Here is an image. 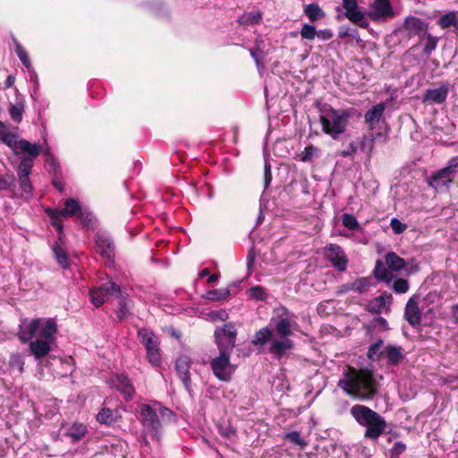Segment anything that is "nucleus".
<instances>
[{
  "label": "nucleus",
  "instance_id": "nucleus-1",
  "mask_svg": "<svg viewBox=\"0 0 458 458\" xmlns=\"http://www.w3.org/2000/svg\"><path fill=\"white\" fill-rule=\"evenodd\" d=\"M338 386L352 398L371 401L378 393L379 383L373 370L348 367L344 372V378L339 380Z\"/></svg>",
  "mask_w": 458,
  "mask_h": 458
},
{
  "label": "nucleus",
  "instance_id": "nucleus-2",
  "mask_svg": "<svg viewBox=\"0 0 458 458\" xmlns=\"http://www.w3.org/2000/svg\"><path fill=\"white\" fill-rule=\"evenodd\" d=\"M344 16L361 29L369 25L366 15L375 22L385 21L394 16V11L390 0H374L371 10L365 13L358 6V0H343Z\"/></svg>",
  "mask_w": 458,
  "mask_h": 458
},
{
  "label": "nucleus",
  "instance_id": "nucleus-3",
  "mask_svg": "<svg viewBox=\"0 0 458 458\" xmlns=\"http://www.w3.org/2000/svg\"><path fill=\"white\" fill-rule=\"evenodd\" d=\"M269 326L273 333L279 338L272 340L269 346V352L276 359H281L287 351L294 347L293 342L289 339L293 331L298 330V323L288 316L280 315L270 319Z\"/></svg>",
  "mask_w": 458,
  "mask_h": 458
},
{
  "label": "nucleus",
  "instance_id": "nucleus-4",
  "mask_svg": "<svg viewBox=\"0 0 458 458\" xmlns=\"http://www.w3.org/2000/svg\"><path fill=\"white\" fill-rule=\"evenodd\" d=\"M350 414L354 420L365 428L364 437L377 440L385 434L387 422L378 412L363 404H354L350 409Z\"/></svg>",
  "mask_w": 458,
  "mask_h": 458
},
{
  "label": "nucleus",
  "instance_id": "nucleus-5",
  "mask_svg": "<svg viewBox=\"0 0 458 458\" xmlns=\"http://www.w3.org/2000/svg\"><path fill=\"white\" fill-rule=\"evenodd\" d=\"M349 118L350 113L347 110L335 109L330 106L319 116V121L324 133L337 140L339 135L345 131Z\"/></svg>",
  "mask_w": 458,
  "mask_h": 458
},
{
  "label": "nucleus",
  "instance_id": "nucleus-6",
  "mask_svg": "<svg viewBox=\"0 0 458 458\" xmlns=\"http://www.w3.org/2000/svg\"><path fill=\"white\" fill-rule=\"evenodd\" d=\"M138 338L146 349L148 361L154 367L161 364V353L159 342L155 334L148 328L142 327L138 330Z\"/></svg>",
  "mask_w": 458,
  "mask_h": 458
},
{
  "label": "nucleus",
  "instance_id": "nucleus-7",
  "mask_svg": "<svg viewBox=\"0 0 458 458\" xmlns=\"http://www.w3.org/2000/svg\"><path fill=\"white\" fill-rule=\"evenodd\" d=\"M237 330L233 323L225 324L214 333L215 343L219 352L231 354L235 346Z\"/></svg>",
  "mask_w": 458,
  "mask_h": 458
},
{
  "label": "nucleus",
  "instance_id": "nucleus-8",
  "mask_svg": "<svg viewBox=\"0 0 458 458\" xmlns=\"http://www.w3.org/2000/svg\"><path fill=\"white\" fill-rule=\"evenodd\" d=\"M210 368L214 376L224 382H230L235 370L231 363V354L222 352L210 360Z\"/></svg>",
  "mask_w": 458,
  "mask_h": 458
},
{
  "label": "nucleus",
  "instance_id": "nucleus-9",
  "mask_svg": "<svg viewBox=\"0 0 458 458\" xmlns=\"http://www.w3.org/2000/svg\"><path fill=\"white\" fill-rule=\"evenodd\" d=\"M120 293V286L112 281H107L98 287L90 289L89 297L91 303L96 308H98L103 305L110 296H118Z\"/></svg>",
  "mask_w": 458,
  "mask_h": 458
},
{
  "label": "nucleus",
  "instance_id": "nucleus-10",
  "mask_svg": "<svg viewBox=\"0 0 458 458\" xmlns=\"http://www.w3.org/2000/svg\"><path fill=\"white\" fill-rule=\"evenodd\" d=\"M140 417L143 427L153 438L159 440L161 423L155 409L148 404H143L140 407Z\"/></svg>",
  "mask_w": 458,
  "mask_h": 458
},
{
  "label": "nucleus",
  "instance_id": "nucleus-11",
  "mask_svg": "<svg viewBox=\"0 0 458 458\" xmlns=\"http://www.w3.org/2000/svg\"><path fill=\"white\" fill-rule=\"evenodd\" d=\"M428 29V23L416 16H407L399 29L400 32H405L409 38L418 36L420 39L425 37Z\"/></svg>",
  "mask_w": 458,
  "mask_h": 458
},
{
  "label": "nucleus",
  "instance_id": "nucleus-12",
  "mask_svg": "<svg viewBox=\"0 0 458 458\" xmlns=\"http://www.w3.org/2000/svg\"><path fill=\"white\" fill-rule=\"evenodd\" d=\"M325 256L338 271L344 272L347 269L348 259L344 250L339 245L334 243L327 245Z\"/></svg>",
  "mask_w": 458,
  "mask_h": 458
},
{
  "label": "nucleus",
  "instance_id": "nucleus-13",
  "mask_svg": "<svg viewBox=\"0 0 458 458\" xmlns=\"http://www.w3.org/2000/svg\"><path fill=\"white\" fill-rule=\"evenodd\" d=\"M97 253L106 260L113 262L114 259V244L109 235L103 232H98L94 236Z\"/></svg>",
  "mask_w": 458,
  "mask_h": 458
},
{
  "label": "nucleus",
  "instance_id": "nucleus-14",
  "mask_svg": "<svg viewBox=\"0 0 458 458\" xmlns=\"http://www.w3.org/2000/svg\"><path fill=\"white\" fill-rule=\"evenodd\" d=\"M32 163L30 160H21L18 168L17 175L20 182V188L27 196L33 195V186L30 179V174L32 171Z\"/></svg>",
  "mask_w": 458,
  "mask_h": 458
},
{
  "label": "nucleus",
  "instance_id": "nucleus-15",
  "mask_svg": "<svg viewBox=\"0 0 458 458\" xmlns=\"http://www.w3.org/2000/svg\"><path fill=\"white\" fill-rule=\"evenodd\" d=\"M448 92V85L440 82L437 88L426 89L422 100L424 103L441 105L446 101Z\"/></svg>",
  "mask_w": 458,
  "mask_h": 458
},
{
  "label": "nucleus",
  "instance_id": "nucleus-16",
  "mask_svg": "<svg viewBox=\"0 0 458 458\" xmlns=\"http://www.w3.org/2000/svg\"><path fill=\"white\" fill-rule=\"evenodd\" d=\"M111 384L126 400H131L135 390L130 378L124 374H114L110 378Z\"/></svg>",
  "mask_w": 458,
  "mask_h": 458
},
{
  "label": "nucleus",
  "instance_id": "nucleus-17",
  "mask_svg": "<svg viewBox=\"0 0 458 458\" xmlns=\"http://www.w3.org/2000/svg\"><path fill=\"white\" fill-rule=\"evenodd\" d=\"M453 182V175H450L446 172V169L444 168L434 173L430 177L427 179L428 186L433 188L437 192L444 191V189L447 188Z\"/></svg>",
  "mask_w": 458,
  "mask_h": 458
},
{
  "label": "nucleus",
  "instance_id": "nucleus-18",
  "mask_svg": "<svg viewBox=\"0 0 458 458\" xmlns=\"http://www.w3.org/2000/svg\"><path fill=\"white\" fill-rule=\"evenodd\" d=\"M404 318L413 327L421 323V311L415 296L411 297L405 305Z\"/></svg>",
  "mask_w": 458,
  "mask_h": 458
},
{
  "label": "nucleus",
  "instance_id": "nucleus-19",
  "mask_svg": "<svg viewBox=\"0 0 458 458\" xmlns=\"http://www.w3.org/2000/svg\"><path fill=\"white\" fill-rule=\"evenodd\" d=\"M191 359L186 355L178 357L175 361V369L185 388L190 390L191 380L190 377Z\"/></svg>",
  "mask_w": 458,
  "mask_h": 458
},
{
  "label": "nucleus",
  "instance_id": "nucleus-20",
  "mask_svg": "<svg viewBox=\"0 0 458 458\" xmlns=\"http://www.w3.org/2000/svg\"><path fill=\"white\" fill-rule=\"evenodd\" d=\"M392 303V294L384 292L381 295L375 297L369 302L367 310L372 314H379L383 309L389 307Z\"/></svg>",
  "mask_w": 458,
  "mask_h": 458
},
{
  "label": "nucleus",
  "instance_id": "nucleus-21",
  "mask_svg": "<svg viewBox=\"0 0 458 458\" xmlns=\"http://www.w3.org/2000/svg\"><path fill=\"white\" fill-rule=\"evenodd\" d=\"M386 109L384 103H378L369 109L364 114V121L368 124L369 130L372 131L379 123Z\"/></svg>",
  "mask_w": 458,
  "mask_h": 458
},
{
  "label": "nucleus",
  "instance_id": "nucleus-22",
  "mask_svg": "<svg viewBox=\"0 0 458 458\" xmlns=\"http://www.w3.org/2000/svg\"><path fill=\"white\" fill-rule=\"evenodd\" d=\"M17 148L20 149L21 153H25L28 156L21 158V160H30L32 163V166L34 165V159L38 157L42 150V147L38 144L34 143L31 144L27 140H20L18 141Z\"/></svg>",
  "mask_w": 458,
  "mask_h": 458
},
{
  "label": "nucleus",
  "instance_id": "nucleus-23",
  "mask_svg": "<svg viewBox=\"0 0 458 458\" xmlns=\"http://www.w3.org/2000/svg\"><path fill=\"white\" fill-rule=\"evenodd\" d=\"M51 350L50 342L45 339H37L30 343V351L36 360L46 357Z\"/></svg>",
  "mask_w": 458,
  "mask_h": 458
},
{
  "label": "nucleus",
  "instance_id": "nucleus-24",
  "mask_svg": "<svg viewBox=\"0 0 458 458\" xmlns=\"http://www.w3.org/2000/svg\"><path fill=\"white\" fill-rule=\"evenodd\" d=\"M384 353L386 354V362L389 366L399 365L405 357L403 353V348L393 344L386 346Z\"/></svg>",
  "mask_w": 458,
  "mask_h": 458
},
{
  "label": "nucleus",
  "instance_id": "nucleus-25",
  "mask_svg": "<svg viewBox=\"0 0 458 458\" xmlns=\"http://www.w3.org/2000/svg\"><path fill=\"white\" fill-rule=\"evenodd\" d=\"M373 276L379 281L385 282L387 285L390 284L392 280L394 278L392 272L387 267L386 261L383 262L381 259H377L373 269Z\"/></svg>",
  "mask_w": 458,
  "mask_h": 458
},
{
  "label": "nucleus",
  "instance_id": "nucleus-26",
  "mask_svg": "<svg viewBox=\"0 0 458 458\" xmlns=\"http://www.w3.org/2000/svg\"><path fill=\"white\" fill-rule=\"evenodd\" d=\"M40 326V319H32L28 326L21 327L19 339L21 343L25 344L31 340L37 334Z\"/></svg>",
  "mask_w": 458,
  "mask_h": 458
},
{
  "label": "nucleus",
  "instance_id": "nucleus-27",
  "mask_svg": "<svg viewBox=\"0 0 458 458\" xmlns=\"http://www.w3.org/2000/svg\"><path fill=\"white\" fill-rule=\"evenodd\" d=\"M385 261L391 272L401 271L406 266L405 260L394 251H389L386 254Z\"/></svg>",
  "mask_w": 458,
  "mask_h": 458
},
{
  "label": "nucleus",
  "instance_id": "nucleus-28",
  "mask_svg": "<svg viewBox=\"0 0 458 458\" xmlns=\"http://www.w3.org/2000/svg\"><path fill=\"white\" fill-rule=\"evenodd\" d=\"M64 242L62 237H58V241L53 245V252L56 259L57 263L63 267L67 268L70 265L69 257L63 247Z\"/></svg>",
  "mask_w": 458,
  "mask_h": 458
},
{
  "label": "nucleus",
  "instance_id": "nucleus-29",
  "mask_svg": "<svg viewBox=\"0 0 458 458\" xmlns=\"http://www.w3.org/2000/svg\"><path fill=\"white\" fill-rule=\"evenodd\" d=\"M88 432L89 430L86 425L80 422H74L68 428L65 436L69 437L72 443H76L81 440L88 434Z\"/></svg>",
  "mask_w": 458,
  "mask_h": 458
},
{
  "label": "nucleus",
  "instance_id": "nucleus-30",
  "mask_svg": "<svg viewBox=\"0 0 458 458\" xmlns=\"http://www.w3.org/2000/svg\"><path fill=\"white\" fill-rule=\"evenodd\" d=\"M272 337L273 330L271 327H264L255 333L253 339L251 340V344L256 346L264 345L269 341L272 342Z\"/></svg>",
  "mask_w": 458,
  "mask_h": 458
},
{
  "label": "nucleus",
  "instance_id": "nucleus-31",
  "mask_svg": "<svg viewBox=\"0 0 458 458\" xmlns=\"http://www.w3.org/2000/svg\"><path fill=\"white\" fill-rule=\"evenodd\" d=\"M437 23L443 30L448 29L451 26H453L454 28V33L456 34L457 32L458 17L454 11H450L445 14L440 16Z\"/></svg>",
  "mask_w": 458,
  "mask_h": 458
},
{
  "label": "nucleus",
  "instance_id": "nucleus-32",
  "mask_svg": "<svg viewBox=\"0 0 458 458\" xmlns=\"http://www.w3.org/2000/svg\"><path fill=\"white\" fill-rule=\"evenodd\" d=\"M64 208L59 210L63 215V217H72L77 216L81 211V206L80 202L75 199H67L64 203Z\"/></svg>",
  "mask_w": 458,
  "mask_h": 458
},
{
  "label": "nucleus",
  "instance_id": "nucleus-33",
  "mask_svg": "<svg viewBox=\"0 0 458 458\" xmlns=\"http://www.w3.org/2000/svg\"><path fill=\"white\" fill-rule=\"evenodd\" d=\"M262 20V13L260 12L245 13L241 15L237 21L240 25L248 27L251 25L259 24Z\"/></svg>",
  "mask_w": 458,
  "mask_h": 458
},
{
  "label": "nucleus",
  "instance_id": "nucleus-34",
  "mask_svg": "<svg viewBox=\"0 0 458 458\" xmlns=\"http://www.w3.org/2000/svg\"><path fill=\"white\" fill-rule=\"evenodd\" d=\"M376 142V136L369 135L368 133L363 134L360 142H359V149L361 152H365L368 157H371Z\"/></svg>",
  "mask_w": 458,
  "mask_h": 458
},
{
  "label": "nucleus",
  "instance_id": "nucleus-35",
  "mask_svg": "<svg viewBox=\"0 0 458 458\" xmlns=\"http://www.w3.org/2000/svg\"><path fill=\"white\" fill-rule=\"evenodd\" d=\"M46 214L51 220V225L55 227L58 233V237H62L63 235V215L59 211V209L55 208H47Z\"/></svg>",
  "mask_w": 458,
  "mask_h": 458
},
{
  "label": "nucleus",
  "instance_id": "nucleus-36",
  "mask_svg": "<svg viewBox=\"0 0 458 458\" xmlns=\"http://www.w3.org/2000/svg\"><path fill=\"white\" fill-rule=\"evenodd\" d=\"M303 11L311 22H315L326 16L324 11L316 3L307 4Z\"/></svg>",
  "mask_w": 458,
  "mask_h": 458
},
{
  "label": "nucleus",
  "instance_id": "nucleus-37",
  "mask_svg": "<svg viewBox=\"0 0 458 458\" xmlns=\"http://www.w3.org/2000/svg\"><path fill=\"white\" fill-rule=\"evenodd\" d=\"M97 420L100 424L111 425L116 421L114 411L109 408H102L97 414Z\"/></svg>",
  "mask_w": 458,
  "mask_h": 458
},
{
  "label": "nucleus",
  "instance_id": "nucleus-38",
  "mask_svg": "<svg viewBox=\"0 0 458 458\" xmlns=\"http://www.w3.org/2000/svg\"><path fill=\"white\" fill-rule=\"evenodd\" d=\"M57 333V325L55 321L49 319L47 320L40 330V336L45 340L49 341Z\"/></svg>",
  "mask_w": 458,
  "mask_h": 458
},
{
  "label": "nucleus",
  "instance_id": "nucleus-39",
  "mask_svg": "<svg viewBox=\"0 0 458 458\" xmlns=\"http://www.w3.org/2000/svg\"><path fill=\"white\" fill-rule=\"evenodd\" d=\"M9 114L12 120L17 123H20L22 120V114L24 111V105L22 102H17L16 104H10Z\"/></svg>",
  "mask_w": 458,
  "mask_h": 458
},
{
  "label": "nucleus",
  "instance_id": "nucleus-40",
  "mask_svg": "<svg viewBox=\"0 0 458 458\" xmlns=\"http://www.w3.org/2000/svg\"><path fill=\"white\" fill-rule=\"evenodd\" d=\"M12 39L15 46V52L19 57V59L21 60V64L25 67L29 68L30 66V60L28 53L26 52V50L23 48V47L20 44V42L17 40V38L14 36L12 37Z\"/></svg>",
  "mask_w": 458,
  "mask_h": 458
},
{
  "label": "nucleus",
  "instance_id": "nucleus-41",
  "mask_svg": "<svg viewBox=\"0 0 458 458\" xmlns=\"http://www.w3.org/2000/svg\"><path fill=\"white\" fill-rule=\"evenodd\" d=\"M77 218L80 220L83 227L89 228L93 227L95 224V217L90 211L81 208V211L77 215Z\"/></svg>",
  "mask_w": 458,
  "mask_h": 458
},
{
  "label": "nucleus",
  "instance_id": "nucleus-42",
  "mask_svg": "<svg viewBox=\"0 0 458 458\" xmlns=\"http://www.w3.org/2000/svg\"><path fill=\"white\" fill-rule=\"evenodd\" d=\"M230 295V291L227 288L214 289L207 292V298L210 301H224Z\"/></svg>",
  "mask_w": 458,
  "mask_h": 458
},
{
  "label": "nucleus",
  "instance_id": "nucleus-43",
  "mask_svg": "<svg viewBox=\"0 0 458 458\" xmlns=\"http://www.w3.org/2000/svg\"><path fill=\"white\" fill-rule=\"evenodd\" d=\"M383 344L384 341L382 339H378L369 347L367 357L369 360L375 361L380 357L381 354H383V352H379Z\"/></svg>",
  "mask_w": 458,
  "mask_h": 458
},
{
  "label": "nucleus",
  "instance_id": "nucleus-44",
  "mask_svg": "<svg viewBox=\"0 0 458 458\" xmlns=\"http://www.w3.org/2000/svg\"><path fill=\"white\" fill-rule=\"evenodd\" d=\"M423 38L427 39V43L425 44L423 53L428 56L430 55L432 51H434L437 48L438 38L429 33H426L425 37H422V39Z\"/></svg>",
  "mask_w": 458,
  "mask_h": 458
},
{
  "label": "nucleus",
  "instance_id": "nucleus-45",
  "mask_svg": "<svg viewBox=\"0 0 458 458\" xmlns=\"http://www.w3.org/2000/svg\"><path fill=\"white\" fill-rule=\"evenodd\" d=\"M391 288L395 293L402 294L409 291L410 284L407 279L397 278L392 284Z\"/></svg>",
  "mask_w": 458,
  "mask_h": 458
},
{
  "label": "nucleus",
  "instance_id": "nucleus-46",
  "mask_svg": "<svg viewBox=\"0 0 458 458\" xmlns=\"http://www.w3.org/2000/svg\"><path fill=\"white\" fill-rule=\"evenodd\" d=\"M119 297V309L117 311V318L119 321L124 320L129 315V306L126 299L120 293Z\"/></svg>",
  "mask_w": 458,
  "mask_h": 458
},
{
  "label": "nucleus",
  "instance_id": "nucleus-47",
  "mask_svg": "<svg viewBox=\"0 0 458 458\" xmlns=\"http://www.w3.org/2000/svg\"><path fill=\"white\" fill-rule=\"evenodd\" d=\"M343 225L349 230H357L360 227V224L356 217L352 214H344L342 217Z\"/></svg>",
  "mask_w": 458,
  "mask_h": 458
},
{
  "label": "nucleus",
  "instance_id": "nucleus-48",
  "mask_svg": "<svg viewBox=\"0 0 458 458\" xmlns=\"http://www.w3.org/2000/svg\"><path fill=\"white\" fill-rule=\"evenodd\" d=\"M16 179L13 174L0 175V191L10 190L15 183Z\"/></svg>",
  "mask_w": 458,
  "mask_h": 458
},
{
  "label": "nucleus",
  "instance_id": "nucleus-49",
  "mask_svg": "<svg viewBox=\"0 0 458 458\" xmlns=\"http://www.w3.org/2000/svg\"><path fill=\"white\" fill-rule=\"evenodd\" d=\"M354 290L360 293H365L370 286V281L369 277H360L352 282Z\"/></svg>",
  "mask_w": 458,
  "mask_h": 458
},
{
  "label": "nucleus",
  "instance_id": "nucleus-50",
  "mask_svg": "<svg viewBox=\"0 0 458 458\" xmlns=\"http://www.w3.org/2000/svg\"><path fill=\"white\" fill-rule=\"evenodd\" d=\"M301 37L305 39L313 40L317 35L315 26L304 24L301 30Z\"/></svg>",
  "mask_w": 458,
  "mask_h": 458
},
{
  "label": "nucleus",
  "instance_id": "nucleus-51",
  "mask_svg": "<svg viewBox=\"0 0 458 458\" xmlns=\"http://www.w3.org/2000/svg\"><path fill=\"white\" fill-rule=\"evenodd\" d=\"M285 439L301 447L306 446L307 443L301 438L299 431H292L285 435Z\"/></svg>",
  "mask_w": 458,
  "mask_h": 458
},
{
  "label": "nucleus",
  "instance_id": "nucleus-52",
  "mask_svg": "<svg viewBox=\"0 0 458 458\" xmlns=\"http://www.w3.org/2000/svg\"><path fill=\"white\" fill-rule=\"evenodd\" d=\"M250 297L257 301H264L266 299V293L262 286L256 285L249 289Z\"/></svg>",
  "mask_w": 458,
  "mask_h": 458
},
{
  "label": "nucleus",
  "instance_id": "nucleus-53",
  "mask_svg": "<svg viewBox=\"0 0 458 458\" xmlns=\"http://www.w3.org/2000/svg\"><path fill=\"white\" fill-rule=\"evenodd\" d=\"M406 450V445L401 441L394 443L393 447L389 450V458H399L400 454Z\"/></svg>",
  "mask_w": 458,
  "mask_h": 458
},
{
  "label": "nucleus",
  "instance_id": "nucleus-54",
  "mask_svg": "<svg viewBox=\"0 0 458 458\" xmlns=\"http://www.w3.org/2000/svg\"><path fill=\"white\" fill-rule=\"evenodd\" d=\"M17 134L8 131L6 134L3 135L2 138H0V141L6 144L10 148H17Z\"/></svg>",
  "mask_w": 458,
  "mask_h": 458
},
{
  "label": "nucleus",
  "instance_id": "nucleus-55",
  "mask_svg": "<svg viewBox=\"0 0 458 458\" xmlns=\"http://www.w3.org/2000/svg\"><path fill=\"white\" fill-rule=\"evenodd\" d=\"M47 163L50 167L49 173L52 176L62 174L60 165L54 157H50V158H47Z\"/></svg>",
  "mask_w": 458,
  "mask_h": 458
},
{
  "label": "nucleus",
  "instance_id": "nucleus-56",
  "mask_svg": "<svg viewBox=\"0 0 458 458\" xmlns=\"http://www.w3.org/2000/svg\"><path fill=\"white\" fill-rule=\"evenodd\" d=\"M359 149V143H356L354 141H352L349 143L347 148L340 152V155L343 157H350L354 156Z\"/></svg>",
  "mask_w": 458,
  "mask_h": 458
},
{
  "label": "nucleus",
  "instance_id": "nucleus-57",
  "mask_svg": "<svg viewBox=\"0 0 458 458\" xmlns=\"http://www.w3.org/2000/svg\"><path fill=\"white\" fill-rule=\"evenodd\" d=\"M390 226L395 234H400V233H403L407 228V225L405 224L402 223L397 218L391 219Z\"/></svg>",
  "mask_w": 458,
  "mask_h": 458
},
{
  "label": "nucleus",
  "instance_id": "nucleus-58",
  "mask_svg": "<svg viewBox=\"0 0 458 458\" xmlns=\"http://www.w3.org/2000/svg\"><path fill=\"white\" fill-rule=\"evenodd\" d=\"M444 169H446V172L450 175H453V178L454 179V174L458 170V157L451 158L448 162L447 166L444 167Z\"/></svg>",
  "mask_w": 458,
  "mask_h": 458
},
{
  "label": "nucleus",
  "instance_id": "nucleus-59",
  "mask_svg": "<svg viewBox=\"0 0 458 458\" xmlns=\"http://www.w3.org/2000/svg\"><path fill=\"white\" fill-rule=\"evenodd\" d=\"M317 148L313 145L307 146L304 148V151L301 153V161L303 162H309L312 159L313 155Z\"/></svg>",
  "mask_w": 458,
  "mask_h": 458
},
{
  "label": "nucleus",
  "instance_id": "nucleus-60",
  "mask_svg": "<svg viewBox=\"0 0 458 458\" xmlns=\"http://www.w3.org/2000/svg\"><path fill=\"white\" fill-rule=\"evenodd\" d=\"M52 184L60 192L64 191V183L63 182L62 174L56 175V176H52Z\"/></svg>",
  "mask_w": 458,
  "mask_h": 458
},
{
  "label": "nucleus",
  "instance_id": "nucleus-61",
  "mask_svg": "<svg viewBox=\"0 0 458 458\" xmlns=\"http://www.w3.org/2000/svg\"><path fill=\"white\" fill-rule=\"evenodd\" d=\"M351 291H355L354 290V285H353V283H346V284H342L341 286H339V290L337 291L338 293H349Z\"/></svg>",
  "mask_w": 458,
  "mask_h": 458
},
{
  "label": "nucleus",
  "instance_id": "nucleus-62",
  "mask_svg": "<svg viewBox=\"0 0 458 458\" xmlns=\"http://www.w3.org/2000/svg\"><path fill=\"white\" fill-rule=\"evenodd\" d=\"M316 36L323 40H328L333 37V32L330 30H322L317 32Z\"/></svg>",
  "mask_w": 458,
  "mask_h": 458
},
{
  "label": "nucleus",
  "instance_id": "nucleus-63",
  "mask_svg": "<svg viewBox=\"0 0 458 458\" xmlns=\"http://www.w3.org/2000/svg\"><path fill=\"white\" fill-rule=\"evenodd\" d=\"M451 318L454 324L458 325V303L451 306Z\"/></svg>",
  "mask_w": 458,
  "mask_h": 458
},
{
  "label": "nucleus",
  "instance_id": "nucleus-64",
  "mask_svg": "<svg viewBox=\"0 0 458 458\" xmlns=\"http://www.w3.org/2000/svg\"><path fill=\"white\" fill-rule=\"evenodd\" d=\"M255 258H256V256H255L254 250L253 249L250 250L247 254V267L249 268H250L253 266Z\"/></svg>",
  "mask_w": 458,
  "mask_h": 458
}]
</instances>
